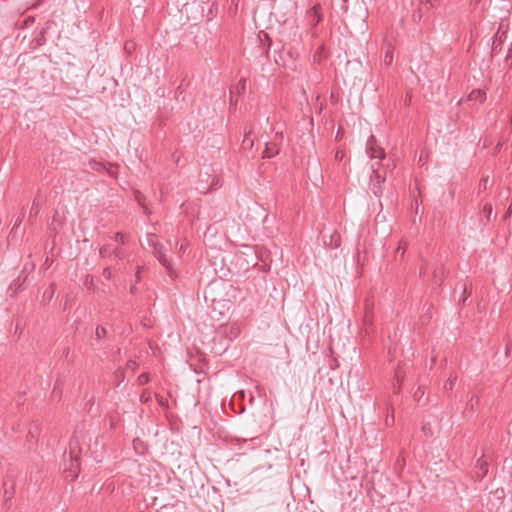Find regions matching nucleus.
I'll use <instances>...</instances> for the list:
<instances>
[{"label":"nucleus","instance_id":"1","mask_svg":"<svg viewBox=\"0 0 512 512\" xmlns=\"http://www.w3.org/2000/svg\"><path fill=\"white\" fill-rule=\"evenodd\" d=\"M147 242H148L149 246L153 249L154 256L165 267L169 277L172 279L176 278L177 274H176L175 270L173 269L171 262L168 260V258L164 254V252L162 250V245L157 242L156 235L148 234Z\"/></svg>","mask_w":512,"mask_h":512},{"label":"nucleus","instance_id":"2","mask_svg":"<svg viewBox=\"0 0 512 512\" xmlns=\"http://www.w3.org/2000/svg\"><path fill=\"white\" fill-rule=\"evenodd\" d=\"M96 171H105L109 176L116 178L118 174V165L116 162H89Z\"/></svg>","mask_w":512,"mask_h":512},{"label":"nucleus","instance_id":"3","mask_svg":"<svg viewBox=\"0 0 512 512\" xmlns=\"http://www.w3.org/2000/svg\"><path fill=\"white\" fill-rule=\"evenodd\" d=\"M244 138L241 143V149L243 151L250 150L254 145V139L252 138V127L245 126L243 128Z\"/></svg>","mask_w":512,"mask_h":512},{"label":"nucleus","instance_id":"4","mask_svg":"<svg viewBox=\"0 0 512 512\" xmlns=\"http://www.w3.org/2000/svg\"><path fill=\"white\" fill-rule=\"evenodd\" d=\"M73 444H70V466L67 468L68 472L73 478H76L78 475V457L73 455Z\"/></svg>","mask_w":512,"mask_h":512},{"label":"nucleus","instance_id":"5","mask_svg":"<svg viewBox=\"0 0 512 512\" xmlns=\"http://www.w3.org/2000/svg\"><path fill=\"white\" fill-rule=\"evenodd\" d=\"M279 153V148L277 147L276 144H273V143H266L265 144V149L263 151V156L262 158L265 159V158H273L275 156H277Z\"/></svg>","mask_w":512,"mask_h":512},{"label":"nucleus","instance_id":"6","mask_svg":"<svg viewBox=\"0 0 512 512\" xmlns=\"http://www.w3.org/2000/svg\"><path fill=\"white\" fill-rule=\"evenodd\" d=\"M42 203H43V200L38 195L33 200L32 206H31L30 211H29V219L35 218L39 214V211L41 209Z\"/></svg>","mask_w":512,"mask_h":512},{"label":"nucleus","instance_id":"7","mask_svg":"<svg viewBox=\"0 0 512 512\" xmlns=\"http://www.w3.org/2000/svg\"><path fill=\"white\" fill-rule=\"evenodd\" d=\"M468 99L470 101L483 103L484 100L486 99V93L483 90L475 89V90L471 91V93L468 96Z\"/></svg>","mask_w":512,"mask_h":512},{"label":"nucleus","instance_id":"8","mask_svg":"<svg viewBox=\"0 0 512 512\" xmlns=\"http://www.w3.org/2000/svg\"><path fill=\"white\" fill-rule=\"evenodd\" d=\"M51 22H46L45 27L42 28L40 32V37L38 38V45H43L46 42L45 34L47 33L48 29L51 27Z\"/></svg>","mask_w":512,"mask_h":512},{"label":"nucleus","instance_id":"9","mask_svg":"<svg viewBox=\"0 0 512 512\" xmlns=\"http://www.w3.org/2000/svg\"><path fill=\"white\" fill-rule=\"evenodd\" d=\"M133 196L134 199L138 202V204L141 205L144 209H146V206L144 204L145 196L139 190H134Z\"/></svg>","mask_w":512,"mask_h":512},{"label":"nucleus","instance_id":"10","mask_svg":"<svg viewBox=\"0 0 512 512\" xmlns=\"http://www.w3.org/2000/svg\"><path fill=\"white\" fill-rule=\"evenodd\" d=\"M318 9H319V4H315L312 8V11H313L312 21H313L314 27L317 25L318 22H320V14L318 13Z\"/></svg>","mask_w":512,"mask_h":512},{"label":"nucleus","instance_id":"11","mask_svg":"<svg viewBox=\"0 0 512 512\" xmlns=\"http://www.w3.org/2000/svg\"><path fill=\"white\" fill-rule=\"evenodd\" d=\"M99 254L101 257L105 258L107 256H109L111 254V251H110V248L108 246H102L100 249H99Z\"/></svg>","mask_w":512,"mask_h":512},{"label":"nucleus","instance_id":"12","mask_svg":"<svg viewBox=\"0 0 512 512\" xmlns=\"http://www.w3.org/2000/svg\"><path fill=\"white\" fill-rule=\"evenodd\" d=\"M106 334H107V332H106V329L104 327H97L96 328V337L98 339H101V338L105 337Z\"/></svg>","mask_w":512,"mask_h":512},{"label":"nucleus","instance_id":"13","mask_svg":"<svg viewBox=\"0 0 512 512\" xmlns=\"http://www.w3.org/2000/svg\"><path fill=\"white\" fill-rule=\"evenodd\" d=\"M34 17L33 16H29L27 17L24 21H23V24L20 26V27H23V28H27L29 27L32 23H34Z\"/></svg>","mask_w":512,"mask_h":512},{"label":"nucleus","instance_id":"14","mask_svg":"<svg viewBox=\"0 0 512 512\" xmlns=\"http://www.w3.org/2000/svg\"><path fill=\"white\" fill-rule=\"evenodd\" d=\"M113 254L115 255L116 258H118L120 260L125 258L124 252L119 248L114 249Z\"/></svg>","mask_w":512,"mask_h":512},{"label":"nucleus","instance_id":"15","mask_svg":"<svg viewBox=\"0 0 512 512\" xmlns=\"http://www.w3.org/2000/svg\"><path fill=\"white\" fill-rule=\"evenodd\" d=\"M331 239L335 247H338L340 245V235L338 233H334L331 236Z\"/></svg>","mask_w":512,"mask_h":512},{"label":"nucleus","instance_id":"16","mask_svg":"<svg viewBox=\"0 0 512 512\" xmlns=\"http://www.w3.org/2000/svg\"><path fill=\"white\" fill-rule=\"evenodd\" d=\"M114 239L118 242H121V243H125L126 242V238H125V235L120 233V232H117L115 235H114Z\"/></svg>","mask_w":512,"mask_h":512},{"label":"nucleus","instance_id":"17","mask_svg":"<svg viewBox=\"0 0 512 512\" xmlns=\"http://www.w3.org/2000/svg\"><path fill=\"white\" fill-rule=\"evenodd\" d=\"M147 381H148V375H147V374H145V373L141 374V375L138 377V382H139V384H141V385H143V384L147 383Z\"/></svg>","mask_w":512,"mask_h":512},{"label":"nucleus","instance_id":"18","mask_svg":"<svg viewBox=\"0 0 512 512\" xmlns=\"http://www.w3.org/2000/svg\"><path fill=\"white\" fill-rule=\"evenodd\" d=\"M245 86H246V79L244 78H241L239 83H238V89L240 90H245Z\"/></svg>","mask_w":512,"mask_h":512},{"label":"nucleus","instance_id":"19","mask_svg":"<svg viewBox=\"0 0 512 512\" xmlns=\"http://www.w3.org/2000/svg\"><path fill=\"white\" fill-rule=\"evenodd\" d=\"M372 157L382 159L385 157L383 150L379 149Z\"/></svg>","mask_w":512,"mask_h":512},{"label":"nucleus","instance_id":"20","mask_svg":"<svg viewBox=\"0 0 512 512\" xmlns=\"http://www.w3.org/2000/svg\"><path fill=\"white\" fill-rule=\"evenodd\" d=\"M137 367V363L135 361H128L127 362V368L131 369V370H135Z\"/></svg>","mask_w":512,"mask_h":512},{"label":"nucleus","instance_id":"21","mask_svg":"<svg viewBox=\"0 0 512 512\" xmlns=\"http://www.w3.org/2000/svg\"><path fill=\"white\" fill-rule=\"evenodd\" d=\"M50 289H51V291H50L49 293H48V291L44 292V296H46V295H47L49 299H50V298L53 296V294H54V284H51V285H50Z\"/></svg>","mask_w":512,"mask_h":512},{"label":"nucleus","instance_id":"22","mask_svg":"<svg viewBox=\"0 0 512 512\" xmlns=\"http://www.w3.org/2000/svg\"><path fill=\"white\" fill-rule=\"evenodd\" d=\"M50 289H51V291H50L49 293H48V291L44 292V296H46V295H47L49 299H50V298L53 296V294H54V284H51V285H50Z\"/></svg>","mask_w":512,"mask_h":512},{"label":"nucleus","instance_id":"23","mask_svg":"<svg viewBox=\"0 0 512 512\" xmlns=\"http://www.w3.org/2000/svg\"><path fill=\"white\" fill-rule=\"evenodd\" d=\"M312 343H313V338L309 337L308 340H307V348H308V350L312 349Z\"/></svg>","mask_w":512,"mask_h":512},{"label":"nucleus","instance_id":"24","mask_svg":"<svg viewBox=\"0 0 512 512\" xmlns=\"http://www.w3.org/2000/svg\"><path fill=\"white\" fill-rule=\"evenodd\" d=\"M186 250V244L185 243H181L180 246H179V251L180 252H184Z\"/></svg>","mask_w":512,"mask_h":512},{"label":"nucleus","instance_id":"25","mask_svg":"<svg viewBox=\"0 0 512 512\" xmlns=\"http://www.w3.org/2000/svg\"><path fill=\"white\" fill-rule=\"evenodd\" d=\"M103 273H104L105 277H107V278L111 277V272L109 271V269L106 268Z\"/></svg>","mask_w":512,"mask_h":512},{"label":"nucleus","instance_id":"26","mask_svg":"<svg viewBox=\"0 0 512 512\" xmlns=\"http://www.w3.org/2000/svg\"><path fill=\"white\" fill-rule=\"evenodd\" d=\"M218 185H219V179L213 180V182L211 184L212 188H216Z\"/></svg>","mask_w":512,"mask_h":512},{"label":"nucleus","instance_id":"27","mask_svg":"<svg viewBox=\"0 0 512 512\" xmlns=\"http://www.w3.org/2000/svg\"><path fill=\"white\" fill-rule=\"evenodd\" d=\"M116 375H117L118 378H121V377L123 378L124 377V371L123 370H118Z\"/></svg>","mask_w":512,"mask_h":512},{"label":"nucleus","instance_id":"28","mask_svg":"<svg viewBox=\"0 0 512 512\" xmlns=\"http://www.w3.org/2000/svg\"><path fill=\"white\" fill-rule=\"evenodd\" d=\"M319 50H320V47H318V48L316 49V51H315V54H314V59H315V60H316V57H317V55H318Z\"/></svg>","mask_w":512,"mask_h":512},{"label":"nucleus","instance_id":"29","mask_svg":"<svg viewBox=\"0 0 512 512\" xmlns=\"http://www.w3.org/2000/svg\"><path fill=\"white\" fill-rule=\"evenodd\" d=\"M491 211H492V208L489 206V208H488V209H486V212L491 213Z\"/></svg>","mask_w":512,"mask_h":512},{"label":"nucleus","instance_id":"30","mask_svg":"<svg viewBox=\"0 0 512 512\" xmlns=\"http://www.w3.org/2000/svg\"><path fill=\"white\" fill-rule=\"evenodd\" d=\"M491 211H492V208L489 206V208H488V209H486V212L491 213Z\"/></svg>","mask_w":512,"mask_h":512},{"label":"nucleus","instance_id":"31","mask_svg":"<svg viewBox=\"0 0 512 512\" xmlns=\"http://www.w3.org/2000/svg\"><path fill=\"white\" fill-rule=\"evenodd\" d=\"M21 222V219H18L17 222H15V226H17Z\"/></svg>","mask_w":512,"mask_h":512}]
</instances>
